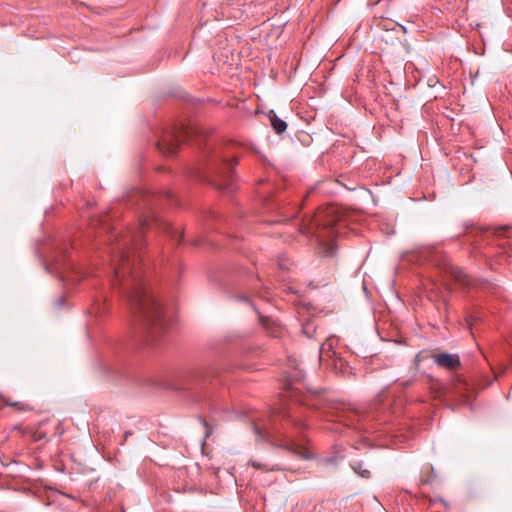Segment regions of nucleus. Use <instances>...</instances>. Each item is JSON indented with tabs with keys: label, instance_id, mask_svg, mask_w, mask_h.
<instances>
[{
	"label": "nucleus",
	"instance_id": "obj_1",
	"mask_svg": "<svg viewBox=\"0 0 512 512\" xmlns=\"http://www.w3.org/2000/svg\"><path fill=\"white\" fill-rule=\"evenodd\" d=\"M156 227L171 237L177 231L170 223L160 219L154 212L141 216L139 226L129 231L112 250L113 278L111 285L126 297L130 309L139 322L144 336L151 343L156 342L170 326V320L156 297L147 289L142 274L141 256L144 233Z\"/></svg>",
	"mask_w": 512,
	"mask_h": 512
},
{
	"label": "nucleus",
	"instance_id": "obj_2",
	"mask_svg": "<svg viewBox=\"0 0 512 512\" xmlns=\"http://www.w3.org/2000/svg\"><path fill=\"white\" fill-rule=\"evenodd\" d=\"M336 207L328 206L319 210L311 223L300 230L307 234H314L319 243V253L325 257H333L337 251L334 238L338 236L339 218L336 215Z\"/></svg>",
	"mask_w": 512,
	"mask_h": 512
},
{
	"label": "nucleus",
	"instance_id": "obj_3",
	"mask_svg": "<svg viewBox=\"0 0 512 512\" xmlns=\"http://www.w3.org/2000/svg\"><path fill=\"white\" fill-rule=\"evenodd\" d=\"M235 157L215 154L209 161L205 179L219 190L233 191Z\"/></svg>",
	"mask_w": 512,
	"mask_h": 512
},
{
	"label": "nucleus",
	"instance_id": "obj_4",
	"mask_svg": "<svg viewBox=\"0 0 512 512\" xmlns=\"http://www.w3.org/2000/svg\"><path fill=\"white\" fill-rule=\"evenodd\" d=\"M196 129L179 123L164 131L162 137L157 141L156 146L164 156H173L176 154L181 143L193 137Z\"/></svg>",
	"mask_w": 512,
	"mask_h": 512
},
{
	"label": "nucleus",
	"instance_id": "obj_5",
	"mask_svg": "<svg viewBox=\"0 0 512 512\" xmlns=\"http://www.w3.org/2000/svg\"><path fill=\"white\" fill-rule=\"evenodd\" d=\"M509 232V229L507 227H499L493 229V236L498 241V247L500 248V252L495 254L494 256L497 258L496 261L499 263H502V259L506 258V255L508 257L512 256V250L508 249V246L511 244L510 241H506L505 238L508 237L507 233Z\"/></svg>",
	"mask_w": 512,
	"mask_h": 512
},
{
	"label": "nucleus",
	"instance_id": "obj_6",
	"mask_svg": "<svg viewBox=\"0 0 512 512\" xmlns=\"http://www.w3.org/2000/svg\"><path fill=\"white\" fill-rule=\"evenodd\" d=\"M443 269L446 275L460 286L469 287L472 284L470 277L466 275L462 269L453 265L450 261L445 260L443 262Z\"/></svg>",
	"mask_w": 512,
	"mask_h": 512
},
{
	"label": "nucleus",
	"instance_id": "obj_7",
	"mask_svg": "<svg viewBox=\"0 0 512 512\" xmlns=\"http://www.w3.org/2000/svg\"><path fill=\"white\" fill-rule=\"evenodd\" d=\"M434 363L448 371H456L461 366L458 354L439 353L433 356Z\"/></svg>",
	"mask_w": 512,
	"mask_h": 512
},
{
	"label": "nucleus",
	"instance_id": "obj_8",
	"mask_svg": "<svg viewBox=\"0 0 512 512\" xmlns=\"http://www.w3.org/2000/svg\"><path fill=\"white\" fill-rule=\"evenodd\" d=\"M268 118L271 122V125L274 129V131L277 133V134H281L283 133L286 129H287V124L284 120L280 119L277 114L275 113V111L273 110H270L269 113H268Z\"/></svg>",
	"mask_w": 512,
	"mask_h": 512
},
{
	"label": "nucleus",
	"instance_id": "obj_9",
	"mask_svg": "<svg viewBox=\"0 0 512 512\" xmlns=\"http://www.w3.org/2000/svg\"><path fill=\"white\" fill-rule=\"evenodd\" d=\"M0 401L5 406L13 407L17 411H28V410H31L30 405L27 402H24V401H13L11 398L6 397V396L0 397Z\"/></svg>",
	"mask_w": 512,
	"mask_h": 512
},
{
	"label": "nucleus",
	"instance_id": "obj_10",
	"mask_svg": "<svg viewBox=\"0 0 512 512\" xmlns=\"http://www.w3.org/2000/svg\"><path fill=\"white\" fill-rule=\"evenodd\" d=\"M249 463L252 467L255 469L263 470V471H278L281 470L280 466L277 464H268V463H262L258 460H250Z\"/></svg>",
	"mask_w": 512,
	"mask_h": 512
},
{
	"label": "nucleus",
	"instance_id": "obj_11",
	"mask_svg": "<svg viewBox=\"0 0 512 512\" xmlns=\"http://www.w3.org/2000/svg\"><path fill=\"white\" fill-rule=\"evenodd\" d=\"M279 447H282V448H285L289 451H292L296 454H299V455H303V452H304V447L302 445H299L297 443H295L293 440H287V442L283 443V444H278Z\"/></svg>",
	"mask_w": 512,
	"mask_h": 512
},
{
	"label": "nucleus",
	"instance_id": "obj_12",
	"mask_svg": "<svg viewBox=\"0 0 512 512\" xmlns=\"http://www.w3.org/2000/svg\"><path fill=\"white\" fill-rule=\"evenodd\" d=\"M316 324L313 320H308L302 324V333L308 338H312L316 332Z\"/></svg>",
	"mask_w": 512,
	"mask_h": 512
},
{
	"label": "nucleus",
	"instance_id": "obj_13",
	"mask_svg": "<svg viewBox=\"0 0 512 512\" xmlns=\"http://www.w3.org/2000/svg\"><path fill=\"white\" fill-rule=\"evenodd\" d=\"M352 469L355 473H357L360 477L368 479L371 475L369 469L364 467V464L361 462H356L352 465Z\"/></svg>",
	"mask_w": 512,
	"mask_h": 512
},
{
	"label": "nucleus",
	"instance_id": "obj_14",
	"mask_svg": "<svg viewBox=\"0 0 512 512\" xmlns=\"http://www.w3.org/2000/svg\"><path fill=\"white\" fill-rule=\"evenodd\" d=\"M254 433L258 438L267 440L270 437V432L266 428H261L257 424H253Z\"/></svg>",
	"mask_w": 512,
	"mask_h": 512
},
{
	"label": "nucleus",
	"instance_id": "obj_15",
	"mask_svg": "<svg viewBox=\"0 0 512 512\" xmlns=\"http://www.w3.org/2000/svg\"><path fill=\"white\" fill-rule=\"evenodd\" d=\"M331 348H332V344L329 343L328 341H326L325 343L322 344L320 353L322 354L326 349L330 350Z\"/></svg>",
	"mask_w": 512,
	"mask_h": 512
},
{
	"label": "nucleus",
	"instance_id": "obj_16",
	"mask_svg": "<svg viewBox=\"0 0 512 512\" xmlns=\"http://www.w3.org/2000/svg\"><path fill=\"white\" fill-rule=\"evenodd\" d=\"M339 421H340V422H342V423H344L346 426H351V425H353V421H352V420H350V419H348V418H346V417H344V416H343V417H341V418H339Z\"/></svg>",
	"mask_w": 512,
	"mask_h": 512
},
{
	"label": "nucleus",
	"instance_id": "obj_17",
	"mask_svg": "<svg viewBox=\"0 0 512 512\" xmlns=\"http://www.w3.org/2000/svg\"><path fill=\"white\" fill-rule=\"evenodd\" d=\"M293 423H294L295 426H297V427H299L301 429L306 427V424L303 421H301V420L295 421Z\"/></svg>",
	"mask_w": 512,
	"mask_h": 512
},
{
	"label": "nucleus",
	"instance_id": "obj_18",
	"mask_svg": "<svg viewBox=\"0 0 512 512\" xmlns=\"http://www.w3.org/2000/svg\"><path fill=\"white\" fill-rule=\"evenodd\" d=\"M61 279H62V281H67V282L74 281L73 278H71L70 276H65V275H61Z\"/></svg>",
	"mask_w": 512,
	"mask_h": 512
},
{
	"label": "nucleus",
	"instance_id": "obj_19",
	"mask_svg": "<svg viewBox=\"0 0 512 512\" xmlns=\"http://www.w3.org/2000/svg\"><path fill=\"white\" fill-rule=\"evenodd\" d=\"M411 383H412V380H411V379H409V380H407V381H403V382H401L400 384H401L402 386L406 387V386H409Z\"/></svg>",
	"mask_w": 512,
	"mask_h": 512
},
{
	"label": "nucleus",
	"instance_id": "obj_20",
	"mask_svg": "<svg viewBox=\"0 0 512 512\" xmlns=\"http://www.w3.org/2000/svg\"><path fill=\"white\" fill-rule=\"evenodd\" d=\"M165 196H166L168 199H170V198H172V193H171V192H166V193H165Z\"/></svg>",
	"mask_w": 512,
	"mask_h": 512
},
{
	"label": "nucleus",
	"instance_id": "obj_21",
	"mask_svg": "<svg viewBox=\"0 0 512 512\" xmlns=\"http://www.w3.org/2000/svg\"><path fill=\"white\" fill-rule=\"evenodd\" d=\"M419 356H420V355L418 354V355H416V357H415V362H416V363H419V361H420V360H419Z\"/></svg>",
	"mask_w": 512,
	"mask_h": 512
},
{
	"label": "nucleus",
	"instance_id": "obj_22",
	"mask_svg": "<svg viewBox=\"0 0 512 512\" xmlns=\"http://www.w3.org/2000/svg\"><path fill=\"white\" fill-rule=\"evenodd\" d=\"M75 275L79 276V277H82V274L79 272V271H76L75 272Z\"/></svg>",
	"mask_w": 512,
	"mask_h": 512
},
{
	"label": "nucleus",
	"instance_id": "obj_23",
	"mask_svg": "<svg viewBox=\"0 0 512 512\" xmlns=\"http://www.w3.org/2000/svg\"><path fill=\"white\" fill-rule=\"evenodd\" d=\"M202 423H203V425H204L205 427H207V426H208V424H207V422H206L205 420H202Z\"/></svg>",
	"mask_w": 512,
	"mask_h": 512
},
{
	"label": "nucleus",
	"instance_id": "obj_24",
	"mask_svg": "<svg viewBox=\"0 0 512 512\" xmlns=\"http://www.w3.org/2000/svg\"><path fill=\"white\" fill-rule=\"evenodd\" d=\"M59 303H60V305L63 304V299L62 298L59 299Z\"/></svg>",
	"mask_w": 512,
	"mask_h": 512
}]
</instances>
